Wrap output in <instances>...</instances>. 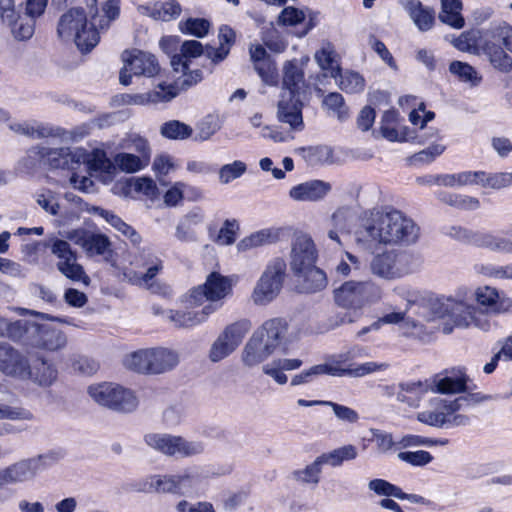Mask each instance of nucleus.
<instances>
[{
  "mask_svg": "<svg viewBox=\"0 0 512 512\" xmlns=\"http://www.w3.org/2000/svg\"><path fill=\"white\" fill-rule=\"evenodd\" d=\"M316 249L311 238L299 236L295 239L291 250V269L295 275L315 266Z\"/></svg>",
  "mask_w": 512,
  "mask_h": 512,
  "instance_id": "5701e85b",
  "label": "nucleus"
},
{
  "mask_svg": "<svg viewBox=\"0 0 512 512\" xmlns=\"http://www.w3.org/2000/svg\"><path fill=\"white\" fill-rule=\"evenodd\" d=\"M205 54L202 44L197 40H187L181 44L180 52L171 58V66L176 72H185L189 68V61Z\"/></svg>",
  "mask_w": 512,
  "mask_h": 512,
  "instance_id": "4c0bfd02",
  "label": "nucleus"
},
{
  "mask_svg": "<svg viewBox=\"0 0 512 512\" xmlns=\"http://www.w3.org/2000/svg\"><path fill=\"white\" fill-rule=\"evenodd\" d=\"M417 420L425 425L436 428L464 427L470 424L468 415L459 413L458 401L433 397L428 407L417 413Z\"/></svg>",
  "mask_w": 512,
  "mask_h": 512,
  "instance_id": "39448f33",
  "label": "nucleus"
},
{
  "mask_svg": "<svg viewBox=\"0 0 512 512\" xmlns=\"http://www.w3.org/2000/svg\"><path fill=\"white\" fill-rule=\"evenodd\" d=\"M281 93L301 97L306 92L307 84L304 70L297 60H290L283 65Z\"/></svg>",
  "mask_w": 512,
  "mask_h": 512,
  "instance_id": "b1692460",
  "label": "nucleus"
},
{
  "mask_svg": "<svg viewBox=\"0 0 512 512\" xmlns=\"http://www.w3.org/2000/svg\"><path fill=\"white\" fill-rule=\"evenodd\" d=\"M38 156L39 160L54 169H75L77 167L75 148L69 147L49 148L38 145L29 151Z\"/></svg>",
  "mask_w": 512,
  "mask_h": 512,
  "instance_id": "4be33fe9",
  "label": "nucleus"
},
{
  "mask_svg": "<svg viewBox=\"0 0 512 512\" xmlns=\"http://www.w3.org/2000/svg\"><path fill=\"white\" fill-rule=\"evenodd\" d=\"M369 268L376 277L395 280L413 271L414 257L406 251L386 250L373 256Z\"/></svg>",
  "mask_w": 512,
  "mask_h": 512,
  "instance_id": "f8f14e48",
  "label": "nucleus"
},
{
  "mask_svg": "<svg viewBox=\"0 0 512 512\" xmlns=\"http://www.w3.org/2000/svg\"><path fill=\"white\" fill-rule=\"evenodd\" d=\"M282 234L281 228H264L243 238L238 244L239 251H247L260 246L273 244L280 239Z\"/></svg>",
  "mask_w": 512,
  "mask_h": 512,
  "instance_id": "58836bf2",
  "label": "nucleus"
},
{
  "mask_svg": "<svg viewBox=\"0 0 512 512\" xmlns=\"http://www.w3.org/2000/svg\"><path fill=\"white\" fill-rule=\"evenodd\" d=\"M145 11L149 17L167 22L176 19L181 14L182 8L176 0H167L156 2L146 7Z\"/></svg>",
  "mask_w": 512,
  "mask_h": 512,
  "instance_id": "37998d69",
  "label": "nucleus"
},
{
  "mask_svg": "<svg viewBox=\"0 0 512 512\" xmlns=\"http://www.w3.org/2000/svg\"><path fill=\"white\" fill-rule=\"evenodd\" d=\"M332 186L323 180H310L293 186L289 196L299 202H317L323 200L331 191Z\"/></svg>",
  "mask_w": 512,
  "mask_h": 512,
  "instance_id": "cd10ccee",
  "label": "nucleus"
},
{
  "mask_svg": "<svg viewBox=\"0 0 512 512\" xmlns=\"http://www.w3.org/2000/svg\"><path fill=\"white\" fill-rule=\"evenodd\" d=\"M123 363L129 370L138 373L151 374L149 348L140 349L128 354Z\"/></svg>",
  "mask_w": 512,
  "mask_h": 512,
  "instance_id": "603ef678",
  "label": "nucleus"
},
{
  "mask_svg": "<svg viewBox=\"0 0 512 512\" xmlns=\"http://www.w3.org/2000/svg\"><path fill=\"white\" fill-rule=\"evenodd\" d=\"M149 357L151 374L165 373L175 368L179 363L178 353L164 347L149 348Z\"/></svg>",
  "mask_w": 512,
  "mask_h": 512,
  "instance_id": "72a5a7b5",
  "label": "nucleus"
},
{
  "mask_svg": "<svg viewBox=\"0 0 512 512\" xmlns=\"http://www.w3.org/2000/svg\"><path fill=\"white\" fill-rule=\"evenodd\" d=\"M355 235L370 246H410L419 240L420 227L400 210H373L363 214Z\"/></svg>",
  "mask_w": 512,
  "mask_h": 512,
  "instance_id": "f03ea898",
  "label": "nucleus"
},
{
  "mask_svg": "<svg viewBox=\"0 0 512 512\" xmlns=\"http://www.w3.org/2000/svg\"><path fill=\"white\" fill-rule=\"evenodd\" d=\"M398 119L399 114L395 110H388L383 114L380 122L382 136L392 142L410 141L412 137L408 135V128L406 126L399 127Z\"/></svg>",
  "mask_w": 512,
  "mask_h": 512,
  "instance_id": "2f4dec72",
  "label": "nucleus"
},
{
  "mask_svg": "<svg viewBox=\"0 0 512 512\" xmlns=\"http://www.w3.org/2000/svg\"><path fill=\"white\" fill-rule=\"evenodd\" d=\"M338 86L346 93H360L365 88V80L357 72L346 71L339 75Z\"/></svg>",
  "mask_w": 512,
  "mask_h": 512,
  "instance_id": "e2e57ef3",
  "label": "nucleus"
},
{
  "mask_svg": "<svg viewBox=\"0 0 512 512\" xmlns=\"http://www.w3.org/2000/svg\"><path fill=\"white\" fill-rule=\"evenodd\" d=\"M45 458L42 456L19 461L0 470V486L24 482L43 470Z\"/></svg>",
  "mask_w": 512,
  "mask_h": 512,
  "instance_id": "aec40b11",
  "label": "nucleus"
},
{
  "mask_svg": "<svg viewBox=\"0 0 512 512\" xmlns=\"http://www.w3.org/2000/svg\"><path fill=\"white\" fill-rule=\"evenodd\" d=\"M288 330L287 322L280 318L265 321L253 334L273 353L282 347Z\"/></svg>",
  "mask_w": 512,
  "mask_h": 512,
  "instance_id": "a878e982",
  "label": "nucleus"
},
{
  "mask_svg": "<svg viewBox=\"0 0 512 512\" xmlns=\"http://www.w3.org/2000/svg\"><path fill=\"white\" fill-rule=\"evenodd\" d=\"M439 199L443 203L461 210L474 211L480 207L479 199L468 195L441 193Z\"/></svg>",
  "mask_w": 512,
  "mask_h": 512,
  "instance_id": "6e6d98bb",
  "label": "nucleus"
},
{
  "mask_svg": "<svg viewBox=\"0 0 512 512\" xmlns=\"http://www.w3.org/2000/svg\"><path fill=\"white\" fill-rule=\"evenodd\" d=\"M211 24L204 18H187L178 23V28L183 34L192 35L198 38L206 36Z\"/></svg>",
  "mask_w": 512,
  "mask_h": 512,
  "instance_id": "4d7b16f0",
  "label": "nucleus"
},
{
  "mask_svg": "<svg viewBox=\"0 0 512 512\" xmlns=\"http://www.w3.org/2000/svg\"><path fill=\"white\" fill-rule=\"evenodd\" d=\"M114 163L123 172L135 173L146 168L150 161L144 156L121 152L114 156Z\"/></svg>",
  "mask_w": 512,
  "mask_h": 512,
  "instance_id": "09e8293b",
  "label": "nucleus"
},
{
  "mask_svg": "<svg viewBox=\"0 0 512 512\" xmlns=\"http://www.w3.org/2000/svg\"><path fill=\"white\" fill-rule=\"evenodd\" d=\"M180 92L177 84H160L156 90L147 94L135 95L130 97L131 103L134 104H145L148 102L158 103L167 102L175 98Z\"/></svg>",
  "mask_w": 512,
  "mask_h": 512,
  "instance_id": "a19ab883",
  "label": "nucleus"
},
{
  "mask_svg": "<svg viewBox=\"0 0 512 512\" xmlns=\"http://www.w3.org/2000/svg\"><path fill=\"white\" fill-rule=\"evenodd\" d=\"M277 24L285 27L303 25L304 28L297 33L298 37L307 35L314 28L312 19L306 21L305 11L294 6H286L282 9L277 17Z\"/></svg>",
  "mask_w": 512,
  "mask_h": 512,
  "instance_id": "c9c22d12",
  "label": "nucleus"
},
{
  "mask_svg": "<svg viewBox=\"0 0 512 512\" xmlns=\"http://www.w3.org/2000/svg\"><path fill=\"white\" fill-rule=\"evenodd\" d=\"M360 268L361 261L359 258L349 252H345L332 268V273L337 277H347L353 270L357 271Z\"/></svg>",
  "mask_w": 512,
  "mask_h": 512,
  "instance_id": "338daca9",
  "label": "nucleus"
},
{
  "mask_svg": "<svg viewBox=\"0 0 512 512\" xmlns=\"http://www.w3.org/2000/svg\"><path fill=\"white\" fill-rule=\"evenodd\" d=\"M299 153L310 166L329 164L332 162V149L326 145L303 147L299 149Z\"/></svg>",
  "mask_w": 512,
  "mask_h": 512,
  "instance_id": "de8ad7c7",
  "label": "nucleus"
},
{
  "mask_svg": "<svg viewBox=\"0 0 512 512\" xmlns=\"http://www.w3.org/2000/svg\"><path fill=\"white\" fill-rule=\"evenodd\" d=\"M296 276L302 279V288L308 293L321 291L327 286V276L325 272L316 266Z\"/></svg>",
  "mask_w": 512,
  "mask_h": 512,
  "instance_id": "8fccbe9b",
  "label": "nucleus"
},
{
  "mask_svg": "<svg viewBox=\"0 0 512 512\" xmlns=\"http://www.w3.org/2000/svg\"><path fill=\"white\" fill-rule=\"evenodd\" d=\"M333 294L339 307L357 312L367 304L378 302L382 297V289L372 280H349L336 288Z\"/></svg>",
  "mask_w": 512,
  "mask_h": 512,
  "instance_id": "423d86ee",
  "label": "nucleus"
},
{
  "mask_svg": "<svg viewBox=\"0 0 512 512\" xmlns=\"http://www.w3.org/2000/svg\"><path fill=\"white\" fill-rule=\"evenodd\" d=\"M122 61L129 66L133 75L152 77L159 71V65L154 55L140 50H125Z\"/></svg>",
  "mask_w": 512,
  "mask_h": 512,
  "instance_id": "393cba45",
  "label": "nucleus"
},
{
  "mask_svg": "<svg viewBox=\"0 0 512 512\" xmlns=\"http://www.w3.org/2000/svg\"><path fill=\"white\" fill-rule=\"evenodd\" d=\"M27 372L24 381L30 380L42 387L51 386L58 377V371L53 363L34 354H31Z\"/></svg>",
  "mask_w": 512,
  "mask_h": 512,
  "instance_id": "bb28decb",
  "label": "nucleus"
},
{
  "mask_svg": "<svg viewBox=\"0 0 512 512\" xmlns=\"http://www.w3.org/2000/svg\"><path fill=\"white\" fill-rule=\"evenodd\" d=\"M11 131L32 139L59 138L62 141H78L88 134L84 128L66 131L38 121L13 122L9 125Z\"/></svg>",
  "mask_w": 512,
  "mask_h": 512,
  "instance_id": "dca6fc26",
  "label": "nucleus"
},
{
  "mask_svg": "<svg viewBox=\"0 0 512 512\" xmlns=\"http://www.w3.org/2000/svg\"><path fill=\"white\" fill-rule=\"evenodd\" d=\"M218 39L219 47H208L205 50V56L214 64L220 63L229 54L230 48L235 42V32L228 26H222L219 29Z\"/></svg>",
  "mask_w": 512,
  "mask_h": 512,
  "instance_id": "ea45409f",
  "label": "nucleus"
},
{
  "mask_svg": "<svg viewBox=\"0 0 512 512\" xmlns=\"http://www.w3.org/2000/svg\"><path fill=\"white\" fill-rule=\"evenodd\" d=\"M21 343L26 347L54 352L66 346L67 338L51 324L27 321Z\"/></svg>",
  "mask_w": 512,
  "mask_h": 512,
  "instance_id": "4468645a",
  "label": "nucleus"
},
{
  "mask_svg": "<svg viewBox=\"0 0 512 512\" xmlns=\"http://www.w3.org/2000/svg\"><path fill=\"white\" fill-rule=\"evenodd\" d=\"M286 276V262L280 257L270 260L257 280L251 298L257 305H267L280 294Z\"/></svg>",
  "mask_w": 512,
  "mask_h": 512,
  "instance_id": "9b49d317",
  "label": "nucleus"
},
{
  "mask_svg": "<svg viewBox=\"0 0 512 512\" xmlns=\"http://www.w3.org/2000/svg\"><path fill=\"white\" fill-rule=\"evenodd\" d=\"M315 60L322 70L329 71L331 76L336 78L340 73L338 55L332 43L324 42L321 48L315 53Z\"/></svg>",
  "mask_w": 512,
  "mask_h": 512,
  "instance_id": "c03bdc74",
  "label": "nucleus"
},
{
  "mask_svg": "<svg viewBox=\"0 0 512 512\" xmlns=\"http://www.w3.org/2000/svg\"><path fill=\"white\" fill-rule=\"evenodd\" d=\"M27 320L8 321L0 316V337L9 338L13 341H22Z\"/></svg>",
  "mask_w": 512,
  "mask_h": 512,
  "instance_id": "0e129e2a",
  "label": "nucleus"
},
{
  "mask_svg": "<svg viewBox=\"0 0 512 512\" xmlns=\"http://www.w3.org/2000/svg\"><path fill=\"white\" fill-rule=\"evenodd\" d=\"M431 391L428 379L401 383L397 392V400L410 407H418L423 396Z\"/></svg>",
  "mask_w": 512,
  "mask_h": 512,
  "instance_id": "e433bc0d",
  "label": "nucleus"
},
{
  "mask_svg": "<svg viewBox=\"0 0 512 512\" xmlns=\"http://www.w3.org/2000/svg\"><path fill=\"white\" fill-rule=\"evenodd\" d=\"M11 28L12 35L19 41H25L30 39L35 31V19L32 18H21L15 16V20Z\"/></svg>",
  "mask_w": 512,
  "mask_h": 512,
  "instance_id": "774afa93",
  "label": "nucleus"
},
{
  "mask_svg": "<svg viewBox=\"0 0 512 512\" xmlns=\"http://www.w3.org/2000/svg\"><path fill=\"white\" fill-rule=\"evenodd\" d=\"M103 14H93L90 25L83 8L75 7L65 12L58 21L57 33L62 40H73L77 48L90 52L99 42L100 33L109 28L119 15V0H106Z\"/></svg>",
  "mask_w": 512,
  "mask_h": 512,
  "instance_id": "7ed1b4c3",
  "label": "nucleus"
},
{
  "mask_svg": "<svg viewBox=\"0 0 512 512\" xmlns=\"http://www.w3.org/2000/svg\"><path fill=\"white\" fill-rule=\"evenodd\" d=\"M431 392L439 394H458L469 389V376L464 367L444 369L428 379Z\"/></svg>",
  "mask_w": 512,
  "mask_h": 512,
  "instance_id": "f3484780",
  "label": "nucleus"
},
{
  "mask_svg": "<svg viewBox=\"0 0 512 512\" xmlns=\"http://www.w3.org/2000/svg\"><path fill=\"white\" fill-rule=\"evenodd\" d=\"M436 182L445 187L478 185L482 188L502 189L512 186L511 172L488 173L485 171H463L436 176Z\"/></svg>",
  "mask_w": 512,
  "mask_h": 512,
  "instance_id": "1a4fd4ad",
  "label": "nucleus"
},
{
  "mask_svg": "<svg viewBox=\"0 0 512 512\" xmlns=\"http://www.w3.org/2000/svg\"><path fill=\"white\" fill-rule=\"evenodd\" d=\"M145 443L152 449L170 457L189 458L205 451V443L200 440H188L179 435L167 433H149Z\"/></svg>",
  "mask_w": 512,
  "mask_h": 512,
  "instance_id": "9d476101",
  "label": "nucleus"
},
{
  "mask_svg": "<svg viewBox=\"0 0 512 512\" xmlns=\"http://www.w3.org/2000/svg\"><path fill=\"white\" fill-rule=\"evenodd\" d=\"M272 354L273 352L252 334L242 350L241 360L245 366L254 367L263 363Z\"/></svg>",
  "mask_w": 512,
  "mask_h": 512,
  "instance_id": "f704fd0d",
  "label": "nucleus"
},
{
  "mask_svg": "<svg viewBox=\"0 0 512 512\" xmlns=\"http://www.w3.org/2000/svg\"><path fill=\"white\" fill-rule=\"evenodd\" d=\"M440 20L449 26L460 29L464 26V18L461 15V0H441Z\"/></svg>",
  "mask_w": 512,
  "mask_h": 512,
  "instance_id": "a18cd8bd",
  "label": "nucleus"
},
{
  "mask_svg": "<svg viewBox=\"0 0 512 512\" xmlns=\"http://www.w3.org/2000/svg\"><path fill=\"white\" fill-rule=\"evenodd\" d=\"M76 164H85L90 173L108 172L112 167L111 161L108 159L106 152L102 149H94L88 152L86 149L75 148Z\"/></svg>",
  "mask_w": 512,
  "mask_h": 512,
  "instance_id": "c756f323",
  "label": "nucleus"
},
{
  "mask_svg": "<svg viewBox=\"0 0 512 512\" xmlns=\"http://www.w3.org/2000/svg\"><path fill=\"white\" fill-rule=\"evenodd\" d=\"M483 41L482 31L466 32L455 40V47L460 51L473 53L476 55H484V51L480 48Z\"/></svg>",
  "mask_w": 512,
  "mask_h": 512,
  "instance_id": "5fc2aeb1",
  "label": "nucleus"
},
{
  "mask_svg": "<svg viewBox=\"0 0 512 512\" xmlns=\"http://www.w3.org/2000/svg\"><path fill=\"white\" fill-rule=\"evenodd\" d=\"M87 392L97 404L117 412H133L139 404L132 390L112 382L90 385Z\"/></svg>",
  "mask_w": 512,
  "mask_h": 512,
  "instance_id": "6e6552de",
  "label": "nucleus"
},
{
  "mask_svg": "<svg viewBox=\"0 0 512 512\" xmlns=\"http://www.w3.org/2000/svg\"><path fill=\"white\" fill-rule=\"evenodd\" d=\"M430 309L434 317L448 318L453 323V326H443L445 334L452 333L453 327L488 332L494 326L490 312H512V297L489 285L478 286L473 292L467 287H459L452 295H441L432 300Z\"/></svg>",
  "mask_w": 512,
  "mask_h": 512,
  "instance_id": "f257e3e1",
  "label": "nucleus"
},
{
  "mask_svg": "<svg viewBox=\"0 0 512 512\" xmlns=\"http://www.w3.org/2000/svg\"><path fill=\"white\" fill-rule=\"evenodd\" d=\"M302 109L303 102L300 97L280 94L277 103V120L288 125L290 130L300 132L305 127Z\"/></svg>",
  "mask_w": 512,
  "mask_h": 512,
  "instance_id": "412c9836",
  "label": "nucleus"
},
{
  "mask_svg": "<svg viewBox=\"0 0 512 512\" xmlns=\"http://www.w3.org/2000/svg\"><path fill=\"white\" fill-rule=\"evenodd\" d=\"M155 314H161L176 328H193L205 323L214 313L213 305H204L200 310H160L153 308Z\"/></svg>",
  "mask_w": 512,
  "mask_h": 512,
  "instance_id": "6ab92c4d",
  "label": "nucleus"
},
{
  "mask_svg": "<svg viewBox=\"0 0 512 512\" xmlns=\"http://www.w3.org/2000/svg\"><path fill=\"white\" fill-rule=\"evenodd\" d=\"M56 266L58 271L71 281L81 282L85 286L90 284L89 276L85 273L83 266L77 261V254L65 261L57 262Z\"/></svg>",
  "mask_w": 512,
  "mask_h": 512,
  "instance_id": "49530a36",
  "label": "nucleus"
},
{
  "mask_svg": "<svg viewBox=\"0 0 512 512\" xmlns=\"http://www.w3.org/2000/svg\"><path fill=\"white\" fill-rule=\"evenodd\" d=\"M451 235L457 240L493 252L512 254V232L491 233L453 227Z\"/></svg>",
  "mask_w": 512,
  "mask_h": 512,
  "instance_id": "2eb2a0df",
  "label": "nucleus"
},
{
  "mask_svg": "<svg viewBox=\"0 0 512 512\" xmlns=\"http://www.w3.org/2000/svg\"><path fill=\"white\" fill-rule=\"evenodd\" d=\"M223 120L219 114L206 115L197 125V138L204 141L208 140L222 127Z\"/></svg>",
  "mask_w": 512,
  "mask_h": 512,
  "instance_id": "69168bd1",
  "label": "nucleus"
},
{
  "mask_svg": "<svg viewBox=\"0 0 512 512\" xmlns=\"http://www.w3.org/2000/svg\"><path fill=\"white\" fill-rule=\"evenodd\" d=\"M120 147L124 150L135 151L137 155L146 157L151 160V148L144 137L138 134H129L122 139Z\"/></svg>",
  "mask_w": 512,
  "mask_h": 512,
  "instance_id": "13d9d810",
  "label": "nucleus"
},
{
  "mask_svg": "<svg viewBox=\"0 0 512 512\" xmlns=\"http://www.w3.org/2000/svg\"><path fill=\"white\" fill-rule=\"evenodd\" d=\"M203 476L199 468H188L181 474L154 476L150 486L157 492L192 496L199 491Z\"/></svg>",
  "mask_w": 512,
  "mask_h": 512,
  "instance_id": "ddd939ff",
  "label": "nucleus"
},
{
  "mask_svg": "<svg viewBox=\"0 0 512 512\" xmlns=\"http://www.w3.org/2000/svg\"><path fill=\"white\" fill-rule=\"evenodd\" d=\"M249 329L250 324L248 321H238L226 326L218 336L236 350L242 343Z\"/></svg>",
  "mask_w": 512,
  "mask_h": 512,
  "instance_id": "3c124183",
  "label": "nucleus"
},
{
  "mask_svg": "<svg viewBox=\"0 0 512 512\" xmlns=\"http://www.w3.org/2000/svg\"><path fill=\"white\" fill-rule=\"evenodd\" d=\"M232 292V282L218 272H211L202 285H198L189 290L185 296V301L190 307L206 305L214 306V313L221 308L222 300Z\"/></svg>",
  "mask_w": 512,
  "mask_h": 512,
  "instance_id": "0eeeda50",
  "label": "nucleus"
},
{
  "mask_svg": "<svg viewBox=\"0 0 512 512\" xmlns=\"http://www.w3.org/2000/svg\"><path fill=\"white\" fill-rule=\"evenodd\" d=\"M402 6L420 31H428L434 24V11L419 0H402Z\"/></svg>",
  "mask_w": 512,
  "mask_h": 512,
  "instance_id": "473e14b6",
  "label": "nucleus"
},
{
  "mask_svg": "<svg viewBox=\"0 0 512 512\" xmlns=\"http://www.w3.org/2000/svg\"><path fill=\"white\" fill-rule=\"evenodd\" d=\"M95 213L105 219L112 227L119 231L123 236L127 237L133 245L141 243L140 234L129 224L125 223L119 216L111 211L103 208H95Z\"/></svg>",
  "mask_w": 512,
  "mask_h": 512,
  "instance_id": "79ce46f5",
  "label": "nucleus"
},
{
  "mask_svg": "<svg viewBox=\"0 0 512 512\" xmlns=\"http://www.w3.org/2000/svg\"><path fill=\"white\" fill-rule=\"evenodd\" d=\"M389 367V364L384 362H374V361H368L365 363L358 364L353 367H342L340 364V377L341 376H350V377H364L369 374H373L376 372H382L387 370Z\"/></svg>",
  "mask_w": 512,
  "mask_h": 512,
  "instance_id": "864d4df0",
  "label": "nucleus"
},
{
  "mask_svg": "<svg viewBox=\"0 0 512 512\" xmlns=\"http://www.w3.org/2000/svg\"><path fill=\"white\" fill-rule=\"evenodd\" d=\"M134 264L138 268H145L146 271L144 273H134L130 281L141 287L152 288L153 279L163 269L162 260L151 253L142 252L135 258Z\"/></svg>",
  "mask_w": 512,
  "mask_h": 512,
  "instance_id": "c85d7f7f",
  "label": "nucleus"
},
{
  "mask_svg": "<svg viewBox=\"0 0 512 512\" xmlns=\"http://www.w3.org/2000/svg\"><path fill=\"white\" fill-rule=\"evenodd\" d=\"M110 247V241L107 236L100 233L90 232L87 235L83 250L90 256L103 255Z\"/></svg>",
  "mask_w": 512,
  "mask_h": 512,
  "instance_id": "052dcab7",
  "label": "nucleus"
},
{
  "mask_svg": "<svg viewBox=\"0 0 512 512\" xmlns=\"http://www.w3.org/2000/svg\"><path fill=\"white\" fill-rule=\"evenodd\" d=\"M355 219L356 214L353 209L349 207L338 208L331 215V228L328 231V237L341 245L340 234H349Z\"/></svg>",
  "mask_w": 512,
  "mask_h": 512,
  "instance_id": "7c9ffc66",
  "label": "nucleus"
},
{
  "mask_svg": "<svg viewBox=\"0 0 512 512\" xmlns=\"http://www.w3.org/2000/svg\"><path fill=\"white\" fill-rule=\"evenodd\" d=\"M323 466L321 464V461L318 459V457L315 458V460L307 465L303 469L295 470L293 472L294 478L302 482L304 484H318L320 481V476L322 473Z\"/></svg>",
  "mask_w": 512,
  "mask_h": 512,
  "instance_id": "680f3d73",
  "label": "nucleus"
},
{
  "mask_svg": "<svg viewBox=\"0 0 512 512\" xmlns=\"http://www.w3.org/2000/svg\"><path fill=\"white\" fill-rule=\"evenodd\" d=\"M480 48L491 66L501 73L512 71V26L506 22L491 25L482 31Z\"/></svg>",
  "mask_w": 512,
  "mask_h": 512,
  "instance_id": "20e7f679",
  "label": "nucleus"
},
{
  "mask_svg": "<svg viewBox=\"0 0 512 512\" xmlns=\"http://www.w3.org/2000/svg\"><path fill=\"white\" fill-rule=\"evenodd\" d=\"M192 128L178 120H171L165 122L160 129V133L163 137L174 140L187 139L192 134Z\"/></svg>",
  "mask_w": 512,
  "mask_h": 512,
  "instance_id": "bf43d9fd",
  "label": "nucleus"
},
{
  "mask_svg": "<svg viewBox=\"0 0 512 512\" xmlns=\"http://www.w3.org/2000/svg\"><path fill=\"white\" fill-rule=\"evenodd\" d=\"M31 354L24 353L9 343L0 342V372L8 377L25 380Z\"/></svg>",
  "mask_w": 512,
  "mask_h": 512,
  "instance_id": "a211bd4d",
  "label": "nucleus"
}]
</instances>
